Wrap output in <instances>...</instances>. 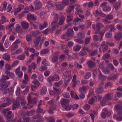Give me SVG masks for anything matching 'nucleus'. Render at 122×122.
I'll return each mask as SVG.
<instances>
[{
  "label": "nucleus",
  "mask_w": 122,
  "mask_h": 122,
  "mask_svg": "<svg viewBox=\"0 0 122 122\" xmlns=\"http://www.w3.org/2000/svg\"><path fill=\"white\" fill-rule=\"evenodd\" d=\"M28 103L27 105H29L30 104H32L34 105L36 104L38 101L37 98L36 97L31 98V96L29 95L27 97Z\"/></svg>",
  "instance_id": "nucleus-1"
},
{
  "label": "nucleus",
  "mask_w": 122,
  "mask_h": 122,
  "mask_svg": "<svg viewBox=\"0 0 122 122\" xmlns=\"http://www.w3.org/2000/svg\"><path fill=\"white\" fill-rule=\"evenodd\" d=\"M70 102L68 99H64L61 101L60 103L62 105L63 107L66 110H68V107H69V104Z\"/></svg>",
  "instance_id": "nucleus-2"
},
{
  "label": "nucleus",
  "mask_w": 122,
  "mask_h": 122,
  "mask_svg": "<svg viewBox=\"0 0 122 122\" xmlns=\"http://www.w3.org/2000/svg\"><path fill=\"white\" fill-rule=\"evenodd\" d=\"M32 82L34 85H31V88L33 91H35L39 87L40 83L36 79L32 81Z\"/></svg>",
  "instance_id": "nucleus-3"
},
{
  "label": "nucleus",
  "mask_w": 122,
  "mask_h": 122,
  "mask_svg": "<svg viewBox=\"0 0 122 122\" xmlns=\"http://www.w3.org/2000/svg\"><path fill=\"white\" fill-rule=\"evenodd\" d=\"M113 96L112 94L108 93L105 95V97H103V99L101 102V103L106 102L108 101L111 100Z\"/></svg>",
  "instance_id": "nucleus-4"
},
{
  "label": "nucleus",
  "mask_w": 122,
  "mask_h": 122,
  "mask_svg": "<svg viewBox=\"0 0 122 122\" xmlns=\"http://www.w3.org/2000/svg\"><path fill=\"white\" fill-rule=\"evenodd\" d=\"M111 114L108 111L107 108L103 109L101 114V116L102 118H105L106 116L109 117Z\"/></svg>",
  "instance_id": "nucleus-5"
},
{
  "label": "nucleus",
  "mask_w": 122,
  "mask_h": 122,
  "mask_svg": "<svg viewBox=\"0 0 122 122\" xmlns=\"http://www.w3.org/2000/svg\"><path fill=\"white\" fill-rule=\"evenodd\" d=\"M57 21L54 20V21L51 23V27L50 29V33H52L55 29L56 26L58 27V26Z\"/></svg>",
  "instance_id": "nucleus-6"
},
{
  "label": "nucleus",
  "mask_w": 122,
  "mask_h": 122,
  "mask_svg": "<svg viewBox=\"0 0 122 122\" xmlns=\"http://www.w3.org/2000/svg\"><path fill=\"white\" fill-rule=\"evenodd\" d=\"M35 5V8L36 10L40 9L42 7V4L38 0H36L34 2Z\"/></svg>",
  "instance_id": "nucleus-7"
},
{
  "label": "nucleus",
  "mask_w": 122,
  "mask_h": 122,
  "mask_svg": "<svg viewBox=\"0 0 122 122\" xmlns=\"http://www.w3.org/2000/svg\"><path fill=\"white\" fill-rule=\"evenodd\" d=\"M20 106L19 102L17 100H16L13 102L12 105V109L13 110H14L19 108Z\"/></svg>",
  "instance_id": "nucleus-8"
},
{
  "label": "nucleus",
  "mask_w": 122,
  "mask_h": 122,
  "mask_svg": "<svg viewBox=\"0 0 122 122\" xmlns=\"http://www.w3.org/2000/svg\"><path fill=\"white\" fill-rule=\"evenodd\" d=\"M59 52L58 51H57L53 53V56L52 57V60L53 62L57 61L58 60V57L59 56Z\"/></svg>",
  "instance_id": "nucleus-9"
},
{
  "label": "nucleus",
  "mask_w": 122,
  "mask_h": 122,
  "mask_svg": "<svg viewBox=\"0 0 122 122\" xmlns=\"http://www.w3.org/2000/svg\"><path fill=\"white\" fill-rule=\"evenodd\" d=\"M101 47L102 48V51L103 53L106 51L108 48V45L104 41L102 42Z\"/></svg>",
  "instance_id": "nucleus-10"
},
{
  "label": "nucleus",
  "mask_w": 122,
  "mask_h": 122,
  "mask_svg": "<svg viewBox=\"0 0 122 122\" xmlns=\"http://www.w3.org/2000/svg\"><path fill=\"white\" fill-rule=\"evenodd\" d=\"M104 25L100 23H98L96 24V30L95 31L96 33H98L100 31L101 28L103 27Z\"/></svg>",
  "instance_id": "nucleus-11"
},
{
  "label": "nucleus",
  "mask_w": 122,
  "mask_h": 122,
  "mask_svg": "<svg viewBox=\"0 0 122 122\" xmlns=\"http://www.w3.org/2000/svg\"><path fill=\"white\" fill-rule=\"evenodd\" d=\"M66 34L68 37H72L74 35V31L71 28H68L67 30Z\"/></svg>",
  "instance_id": "nucleus-12"
},
{
  "label": "nucleus",
  "mask_w": 122,
  "mask_h": 122,
  "mask_svg": "<svg viewBox=\"0 0 122 122\" xmlns=\"http://www.w3.org/2000/svg\"><path fill=\"white\" fill-rule=\"evenodd\" d=\"M41 38V36H38L35 39L34 43L35 46L37 47L38 46Z\"/></svg>",
  "instance_id": "nucleus-13"
},
{
  "label": "nucleus",
  "mask_w": 122,
  "mask_h": 122,
  "mask_svg": "<svg viewBox=\"0 0 122 122\" xmlns=\"http://www.w3.org/2000/svg\"><path fill=\"white\" fill-rule=\"evenodd\" d=\"M87 64L88 66L90 68H93L96 66V64L95 62L92 60L88 61Z\"/></svg>",
  "instance_id": "nucleus-14"
},
{
  "label": "nucleus",
  "mask_w": 122,
  "mask_h": 122,
  "mask_svg": "<svg viewBox=\"0 0 122 122\" xmlns=\"http://www.w3.org/2000/svg\"><path fill=\"white\" fill-rule=\"evenodd\" d=\"M9 78V77L8 76L3 75L2 78L0 80V82L5 83L6 81V79H8Z\"/></svg>",
  "instance_id": "nucleus-15"
},
{
  "label": "nucleus",
  "mask_w": 122,
  "mask_h": 122,
  "mask_svg": "<svg viewBox=\"0 0 122 122\" xmlns=\"http://www.w3.org/2000/svg\"><path fill=\"white\" fill-rule=\"evenodd\" d=\"M97 97L94 96L89 99L88 103L89 104H92L93 103L97 101Z\"/></svg>",
  "instance_id": "nucleus-16"
},
{
  "label": "nucleus",
  "mask_w": 122,
  "mask_h": 122,
  "mask_svg": "<svg viewBox=\"0 0 122 122\" xmlns=\"http://www.w3.org/2000/svg\"><path fill=\"white\" fill-rule=\"evenodd\" d=\"M8 87V85L6 83L3 84L0 83V90L4 91Z\"/></svg>",
  "instance_id": "nucleus-17"
},
{
  "label": "nucleus",
  "mask_w": 122,
  "mask_h": 122,
  "mask_svg": "<svg viewBox=\"0 0 122 122\" xmlns=\"http://www.w3.org/2000/svg\"><path fill=\"white\" fill-rule=\"evenodd\" d=\"M122 37V34L121 32L117 33L114 37L115 39L117 41L120 40Z\"/></svg>",
  "instance_id": "nucleus-18"
},
{
  "label": "nucleus",
  "mask_w": 122,
  "mask_h": 122,
  "mask_svg": "<svg viewBox=\"0 0 122 122\" xmlns=\"http://www.w3.org/2000/svg\"><path fill=\"white\" fill-rule=\"evenodd\" d=\"M57 9L59 10H62L64 9L65 6L63 4H58L56 5Z\"/></svg>",
  "instance_id": "nucleus-19"
},
{
  "label": "nucleus",
  "mask_w": 122,
  "mask_h": 122,
  "mask_svg": "<svg viewBox=\"0 0 122 122\" xmlns=\"http://www.w3.org/2000/svg\"><path fill=\"white\" fill-rule=\"evenodd\" d=\"M65 20V17L63 15H62L60 18V20L58 23V25H62L64 21Z\"/></svg>",
  "instance_id": "nucleus-20"
},
{
  "label": "nucleus",
  "mask_w": 122,
  "mask_h": 122,
  "mask_svg": "<svg viewBox=\"0 0 122 122\" xmlns=\"http://www.w3.org/2000/svg\"><path fill=\"white\" fill-rule=\"evenodd\" d=\"M47 89L45 86H43L40 92L41 95H45L47 92Z\"/></svg>",
  "instance_id": "nucleus-21"
},
{
  "label": "nucleus",
  "mask_w": 122,
  "mask_h": 122,
  "mask_svg": "<svg viewBox=\"0 0 122 122\" xmlns=\"http://www.w3.org/2000/svg\"><path fill=\"white\" fill-rule=\"evenodd\" d=\"M71 71L69 70L66 71L64 74V76L63 78L64 79H66L67 78L70 77L71 75Z\"/></svg>",
  "instance_id": "nucleus-22"
},
{
  "label": "nucleus",
  "mask_w": 122,
  "mask_h": 122,
  "mask_svg": "<svg viewBox=\"0 0 122 122\" xmlns=\"http://www.w3.org/2000/svg\"><path fill=\"white\" fill-rule=\"evenodd\" d=\"M121 5V2H117L115 4L114 7L116 11H117L120 8Z\"/></svg>",
  "instance_id": "nucleus-23"
},
{
  "label": "nucleus",
  "mask_w": 122,
  "mask_h": 122,
  "mask_svg": "<svg viewBox=\"0 0 122 122\" xmlns=\"http://www.w3.org/2000/svg\"><path fill=\"white\" fill-rule=\"evenodd\" d=\"M97 76L98 79L102 81L105 80L106 78V76L103 75L102 74H98Z\"/></svg>",
  "instance_id": "nucleus-24"
},
{
  "label": "nucleus",
  "mask_w": 122,
  "mask_h": 122,
  "mask_svg": "<svg viewBox=\"0 0 122 122\" xmlns=\"http://www.w3.org/2000/svg\"><path fill=\"white\" fill-rule=\"evenodd\" d=\"M2 58L5 60L9 61H10V56L7 54L5 53L4 54Z\"/></svg>",
  "instance_id": "nucleus-25"
},
{
  "label": "nucleus",
  "mask_w": 122,
  "mask_h": 122,
  "mask_svg": "<svg viewBox=\"0 0 122 122\" xmlns=\"http://www.w3.org/2000/svg\"><path fill=\"white\" fill-rule=\"evenodd\" d=\"M78 105L77 104H74L73 106L70 105L68 107V109L67 110H69L71 109V108H72L73 110L76 109L78 107Z\"/></svg>",
  "instance_id": "nucleus-26"
},
{
  "label": "nucleus",
  "mask_w": 122,
  "mask_h": 122,
  "mask_svg": "<svg viewBox=\"0 0 122 122\" xmlns=\"http://www.w3.org/2000/svg\"><path fill=\"white\" fill-rule=\"evenodd\" d=\"M117 75L116 74H112L110 75L108 77V79L110 80H113L117 78Z\"/></svg>",
  "instance_id": "nucleus-27"
},
{
  "label": "nucleus",
  "mask_w": 122,
  "mask_h": 122,
  "mask_svg": "<svg viewBox=\"0 0 122 122\" xmlns=\"http://www.w3.org/2000/svg\"><path fill=\"white\" fill-rule=\"evenodd\" d=\"M21 24L22 27L25 29L27 28L28 27V24L26 22H22L21 23Z\"/></svg>",
  "instance_id": "nucleus-28"
},
{
  "label": "nucleus",
  "mask_w": 122,
  "mask_h": 122,
  "mask_svg": "<svg viewBox=\"0 0 122 122\" xmlns=\"http://www.w3.org/2000/svg\"><path fill=\"white\" fill-rule=\"evenodd\" d=\"M97 111H94L92 113H91L90 114L92 120L93 121H94V118L97 115Z\"/></svg>",
  "instance_id": "nucleus-29"
},
{
  "label": "nucleus",
  "mask_w": 122,
  "mask_h": 122,
  "mask_svg": "<svg viewBox=\"0 0 122 122\" xmlns=\"http://www.w3.org/2000/svg\"><path fill=\"white\" fill-rule=\"evenodd\" d=\"M30 34L32 37H35L38 35L39 33L37 31H33L30 32Z\"/></svg>",
  "instance_id": "nucleus-30"
},
{
  "label": "nucleus",
  "mask_w": 122,
  "mask_h": 122,
  "mask_svg": "<svg viewBox=\"0 0 122 122\" xmlns=\"http://www.w3.org/2000/svg\"><path fill=\"white\" fill-rule=\"evenodd\" d=\"M81 48V46L76 45L74 46L73 49L74 51L77 52L79 51Z\"/></svg>",
  "instance_id": "nucleus-31"
},
{
  "label": "nucleus",
  "mask_w": 122,
  "mask_h": 122,
  "mask_svg": "<svg viewBox=\"0 0 122 122\" xmlns=\"http://www.w3.org/2000/svg\"><path fill=\"white\" fill-rule=\"evenodd\" d=\"M77 36L79 38H83L85 36V34L83 32H81L77 34Z\"/></svg>",
  "instance_id": "nucleus-32"
},
{
  "label": "nucleus",
  "mask_w": 122,
  "mask_h": 122,
  "mask_svg": "<svg viewBox=\"0 0 122 122\" xmlns=\"http://www.w3.org/2000/svg\"><path fill=\"white\" fill-rule=\"evenodd\" d=\"M114 108L117 111L122 110V106L119 104H117L115 106Z\"/></svg>",
  "instance_id": "nucleus-33"
},
{
  "label": "nucleus",
  "mask_w": 122,
  "mask_h": 122,
  "mask_svg": "<svg viewBox=\"0 0 122 122\" xmlns=\"http://www.w3.org/2000/svg\"><path fill=\"white\" fill-rule=\"evenodd\" d=\"M74 8V6H69L66 9V12L68 13H70L71 11L73 10Z\"/></svg>",
  "instance_id": "nucleus-34"
},
{
  "label": "nucleus",
  "mask_w": 122,
  "mask_h": 122,
  "mask_svg": "<svg viewBox=\"0 0 122 122\" xmlns=\"http://www.w3.org/2000/svg\"><path fill=\"white\" fill-rule=\"evenodd\" d=\"M35 112L34 110H31L30 111H28L26 112V114L27 116H30L33 115Z\"/></svg>",
  "instance_id": "nucleus-35"
},
{
  "label": "nucleus",
  "mask_w": 122,
  "mask_h": 122,
  "mask_svg": "<svg viewBox=\"0 0 122 122\" xmlns=\"http://www.w3.org/2000/svg\"><path fill=\"white\" fill-rule=\"evenodd\" d=\"M111 9V7L109 5H106L104 6L103 9V11H109Z\"/></svg>",
  "instance_id": "nucleus-36"
},
{
  "label": "nucleus",
  "mask_w": 122,
  "mask_h": 122,
  "mask_svg": "<svg viewBox=\"0 0 122 122\" xmlns=\"http://www.w3.org/2000/svg\"><path fill=\"white\" fill-rule=\"evenodd\" d=\"M27 19L28 20H30V18L33 20H36V18L34 16V15L32 14L30 15L29 16V15H27Z\"/></svg>",
  "instance_id": "nucleus-37"
},
{
  "label": "nucleus",
  "mask_w": 122,
  "mask_h": 122,
  "mask_svg": "<svg viewBox=\"0 0 122 122\" xmlns=\"http://www.w3.org/2000/svg\"><path fill=\"white\" fill-rule=\"evenodd\" d=\"M86 87L83 86L82 87L79 88V91L80 93H85L86 92Z\"/></svg>",
  "instance_id": "nucleus-38"
},
{
  "label": "nucleus",
  "mask_w": 122,
  "mask_h": 122,
  "mask_svg": "<svg viewBox=\"0 0 122 122\" xmlns=\"http://www.w3.org/2000/svg\"><path fill=\"white\" fill-rule=\"evenodd\" d=\"M55 78L54 76H50L47 79L48 81L51 85L52 84L51 83V82L53 81H55Z\"/></svg>",
  "instance_id": "nucleus-39"
},
{
  "label": "nucleus",
  "mask_w": 122,
  "mask_h": 122,
  "mask_svg": "<svg viewBox=\"0 0 122 122\" xmlns=\"http://www.w3.org/2000/svg\"><path fill=\"white\" fill-rule=\"evenodd\" d=\"M10 110L9 108H7L6 109H4L3 110H2L1 111V113H3L4 115V116L5 117H6V116H7V115H6V113L7 112V111H9Z\"/></svg>",
  "instance_id": "nucleus-40"
},
{
  "label": "nucleus",
  "mask_w": 122,
  "mask_h": 122,
  "mask_svg": "<svg viewBox=\"0 0 122 122\" xmlns=\"http://www.w3.org/2000/svg\"><path fill=\"white\" fill-rule=\"evenodd\" d=\"M53 15H54V20H56L58 21L60 15L57 14L55 13H53Z\"/></svg>",
  "instance_id": "nucleus-41"
},
{
  "label": "nucleus",
  "mask_w": 122,
  "mask_h": 122,
  "mask_svg": "<svg viewBox=\"0 0 122 122\" xmlns=\"http://www.w3.org/2000/svg\"><path fill=\"white\" fill-rule=\"evenodd\" d=\"M15 30L17 32L20 33H21L22 31L21 29L20 26L19 25H17L16 27Z\"/></svg>",
  "instance_id": "nucleus-42"
},
{
  "label": "nucleus",
  "mask_w": 122,
  "mask_h": 122,
  "mask_svg": "<svg viewBox=\"0 0 122 122\" xmlns=\"http://www.w3.org/2000/svg\"><path fill=\"white\" fill-rule=\"evenodd\" d=\"M47 103L49 105L50 107H52L54 105V100L53 99H52L50 101L48 102Z\"/></svg>",
  "instance_id": "nucleus-43"
},
{
  "label": "nucleus",
  "mask_w": 122,
  "mask_h": 122,
  "mask_svg": "<svg viewBox=\"0 0 122 122\" xmlns=\"http://www.w3.org/2000/svg\"><path fill=\"white\" fill-rule=\"evenodd\" d=\"M14 116V114H12L11 115H7V116H6L5 117L6 118L7 120L8 121H10L12 120Z\"/></svg>",
  "instance_id": "nucleus-44"
},
{
  "label": "nucleus",
  "mask_w": 122,
  "mask_h": 122,
  "mask_svg": "<svg viewBox=\"0 0 122 122\" xmlns=\"http://www.w3.org/2000/svg\"><path fill=\"white\" fill-rule=\"evenodd\" d=\"M32 37L30 34L26 35V41L28 42L30 41L31 40Z\"/></svg>",
  "instance_id": "nucleus-45"
},
{
  "label": "nucleus",
  "mask_w": 122,
  "mask_h": 122,
  "mask_svg": "<svg viewBox=\"0 0 122 122\" xmlns=\"http://www.w3.org/2000/svg\"><path fill=\"white\" fill-rule=\"evenodd\" d=\"M25 58V56L24 54L20 55L17 57V58L19 60H23Z\"/></svg>",
  "instance_id": "nucleus-46"
},
{
  "label": "nucleus",
  "mask_w": 122,
  "mask_h": 122,
  "mask_svg": "<svg viewBox=\"0 0 122 122\" xmlns=\"http://www.w3.org/2000/svg\"><path fill=\"white\" fill-rule=\"evenodd\" d=\"M26 103V101L24 99H21V102H20V104L21 106H24L25 105Z\"/></svg>",
  "instance_id": "nucleus-47"
},
{
  "label": "nucleus",
  "mask_w": 122,
  "mask_h": 122,
  "mask_svg": "<svg viewBox=\"0 0 122 122\" xmlns=\"http://www.w3.org/2000/svg\"><path fill=\"white\" fill-rule=\"evenodd\" d=\"M25 50H29L30 52L33 53H35L36 51L33 48H30L29 47L25 48Z\"/></svg>",
  "instance_id": "nucleus-48"
},
{
  "label": "nucleus",
  "mask_w": 122,
  "mask_h": 122,
  "mask_svg": "<svg viewBox=\"0 0 122 122\" xmlns=\"http://www.w3.org/2000/svg\"><path fill=\"white\" fill-rule=\"evenodd\" d=\"M5 72L6 75L11 77H13L14 76L13 73L9 71L6 70L5 71Z\"/></svg>",
  "instance_id": "nucleus-49"
},
{
  "label": "nucleus",
  "mask_w": 122,
  "mask_h": 122,
  "mask_svg": "<svg viewBox=\"0 0 122 122\" xmlns=\"http://www.w3.org/2000/svg\"><path fill=\"white\" fill-rule=\"evenodd\" d=\"M110 54L109 53H106L102 57V59L105 60L109 58L110 57Z\"/></svg>",
  "instance_id": "nucleus-50"
},
{
  "label": "nucleus",
  "mask_w": 122,
  "mask_h": 122,
  "mask_svg": "<svg viewBox=\"0 0 122 122\" xmlns=\"http://www.w3.org/2000/svg\"><path fill=\"white\" fill-rule=\"evenodd\" d=\"M7 89L8 90V92L10 94H12L13 93L14 90L13 87H11L9 88H7Z\"/></svg>",
  "instance_id": "nucleus-51"
},
{
  "label": "nucleus",
  "mask_w": 122,
  "mask_h": 122,
  "mask_svg": "<svg viewBox=\"0 0 122 122\" xmlns=\"http://www.w3.org/2000/svg\"><path fill=\"white\" fill-rule=\"evenodd\" d=\"M67 20H66L67 22H68L71 21L73 19V16L72 15H69L67 16Z\"/></svg>",
  "instance_id": "nucleus-52"
},
{
  "label": "nucleus",
  "mask_w": 122,
  "mask_h": 122,
  "mask_svg": "<svg viewBox=\"0 0 122 122\" xmlns=\"http://www.w3.org/2000/svg\"><path fill=\"white\" fill-rule=\"evenodd\" d=\"M90 41V38L88 37L86 38L84 41V44L85 45H87L89 42Z\"/></svg>",
  "instance_id": "nucleus-53"
},
{
  "label": "nucleus",
  "mask_w": 122,
  "mask_h": 122,
  "mask_svg": "<svg viewBox=\"0 0 122 122\" xmlns=\"http://www.w3.org/2000/svg\"><path fill=\"white\" fill-rule=\"evenodd\" d=\"M113 15L111 14H109L107 15L105 17V19L108 20H111L113 19Z\"/></svg>",
  "instance_id": "nucleus-54"
},
{
  "label": "nucleus",
  "mask_w": 122,
  "mask_h": 122,
  "mask_svg": "<svg viewBox=\"0 0 122 122\" xmlns=\"http://www.w3.org/2000/svg\"><path fill=\"white\" fill-rule=\"evenodd\" d=\"M42 63L46 66H48L50 65V63L48 61H46V59H44L42 61Z\"/></svg>",
  "instance_id": "nucleus-55"
},
{
  "label": "nucleus",
  "mask_w": 122,
  "mask_h": 122,
  "mask_svg": "<svg viewBox=\"0 0 122 122\" xmlns=\"http://www.w3.org/2000/svg\"><path fill=\"white\" fill-rule=\"evenodd\" d=\"M99 33L101 36L100 38V40L101 41L102 39L103 36L105 33V32L104 31L102 30L99 32Z\"/></svg>",
  "instance_id": "nucleus-56"
},
{
  "label": "nucleus",
  "mask_w": 122,
  "mask_h": 122,
  "mask_svg": "<svg viewBox=\"0 0 122 122\" xmlns=\"http://www.w3.org/2000/svg\"><path fill=\"white\" fill-rule=\"evenodd\" d=\"M75 41L78 43L79 44H82L83 42V40L81 39H75L74 40Z\"/></svg>",
  "instance_id": "nucleus-57"
},
{
  "label": "nucleus",
  "mask_w": 122,
  "mask_h": 122,
  "mask_svg": "<svg viewBox=\"0 0 122 122\" xmlns=\"http://www.w3.org/2000/svg\"><path fill=\"white\" fill-rule=\"evenodd\" d=\"M98 51L97 50H94L91 53L90 55L92 56H94L95 55H97L98 54Z\"/></svg>",
  "instance_id": "nucleus-58"
},
{
  "label": "nucleus",
  "mask_w": 122,
  "mask_h": 122,
  "mask_svg": "<svg viewBox=\"0 0 122 122\" xmlns=\"http://www.w3.org/2000/svg\"><path fill=\"white\" fill-rule=\"evenodd\" d=\"M91 76V74L90 72H87L85 76H84V78L86 79H87L89 78Z\"/></svg>",
  "instance_id": "nucleus-59"
},
{
  "label": "nucleus",
  "mask_w": 122,
  "mask_h": 122,
  "mask_svg": "<svg viewBox=\"0 0 122 122\" xmlns=\"http://www.w3.org/2000/svg\"><path fill=\"white\" fill-rule=\"evenodd\" d=\"M47 68L46 66H42L40 68L39 70L41 71L46 70Z\"/></svg>",
  "instance_id": "nucleus-60"
},
{
  "label": "nucleus",
  "mask_w": 122,
  "mask_h": 122,
  "mask_svg": "<svg viewBox=\"0 0 122 122\" xmlns=\"http://www.w3.org/2000/svg\"><path fill=\"white\" fill-rule=\"evenodd\" d=\"M87 54L86 52L82 50L79 53V55L80 56H84L86 55Z\"/></svg>",
  "instance_id": "nucleus-61"
},
{
  "label": "nucleus",
  "mask_w": 122,
  "mask_h": 122,
  "mask_svg": "<svg viewBox=\"0 0 122 122\" xmlns=\"http://www.w3.org/2000/svg\"><path fill=\"white\" fill-rule=\"evenodd\" d=\"M93 40L95 41H99V36L97 35H94L93 36Z\"/></svg>",
  "instance_id": "nucleus-62"
},
{
  "label": "nucleus",
  "mask_w": 122,
  "mask_h": 122,
  "mask_svg": "<svg viewBox=\"0 0 122 122\" xmlns=\"http://www.w3.org/2000/svg\"><path fill=\"white\" fill-rule=\"evenodd\" d=\"M49 51L48 50L45 49L42 50L41 51V54H46L48 53Z\"/></svg>",
  "instance_id": "nucleus-63"
},
{
  "label": "nucleus",
  "mask_w": 122,
  "mask_h": 122,
  "mask_svg": "<svg viewBox=\"0 0 122 122\" xmlns=\"http://www.w3.org/2000/svg\"><path fill=\"white\" fill-rule=\"evenodd\" d=\"M30 23L34 28H36L37 27V26L38 25L37 22L35 21L33 22L31 21H30Z\"/></svg>",
  "instance_id": "nucleus-64"
}]
</instances>
